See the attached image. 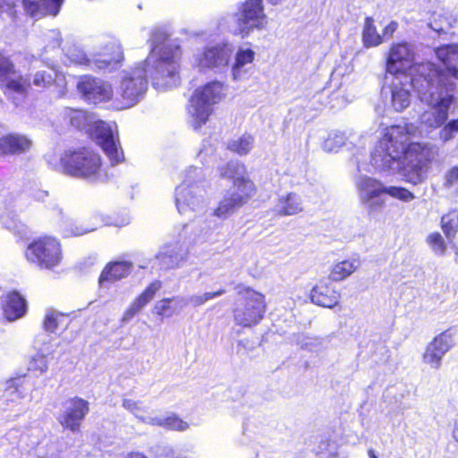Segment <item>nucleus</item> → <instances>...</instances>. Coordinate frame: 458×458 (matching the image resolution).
Returning <instances> with one entry per match:
<instances>
[{"instance_id": "f257e3e1", "label": "nucleus", "mask_w": 458, "mask_h": 458, "mask_svg": "<svg viewBox=\"0 0 458 458\" xmlns=\"http://www.w3.org/2000/svg\"><path fill=\"white\" fill-rule=\"evenodd\" d=\"M418 133L419 128L413 123L386 128L371 153V165L380 174H398L413 185L423 182L438 156V148L428 142L412 141Z\"/></svg>"}, {"instance_id": "f03ea898", "label": "nucleus", "mask_w": 458, "mask_h": 458, "mask_svg": "<svg viewBox=\"0 0 458 458\" xmlns=\"http://www.w3.org/2000/svg\"><path fill=\"white\" fill-rule=\"evenodd\" d=\"M151 50L146 60L137 67L123 71L117 89L125 107L136 105L148 89V78L160 91L180 84V47L163 30H154L150 38Z\"/></svg>"}, {"instance_id": "7ed1b4c3", "label": "nucleus", "mask_w": 458, "mask_h": 458, "mask_svg": "<svg viewBox=\"0 0 458 458\" xmlns=\"http://www.w3.org/2000/svg\"><path fill=\"white\" fill-rule=\"evenodd\" d=\"M434 76H437L436 64L427 62L413 67L411 73H399L393 75L389 85H385L382 94L386 100L396 112H402L411 104V89H414L420 97V91H425L432 83Z\"/></svg>"}, {"instance_id": "20e7f679", "label": "nucleus", "mask_w": 458, "mask_h": 458, "mask_svg": "<svg viewBox=\"0 0 458 458\" xmlns=\"http://www.w3.org/2000/svg\"><path fill=\"white\" fill-rule=\"evenodd\" d=\"M455 83L437 68V76H434L430 87L425 91H420V101L428 107L420 115L422 125L437 129L445 124L455 101Z\"/></svg>"}, {"instance_id": "39448f33", "label": "nucleus", "mask_w": 458, "mask_h": 458, "mask_svg": "<svg viewBox=\"0 0 458 458\" xmlns=\"http://www.w3.org/2000/svg\"><path fill=\"white\" fill-rule=\"evenodd\" d=\"M354 186L360 204L370 211L384 207L385 201L381 199L383 194L405 203L416 198L414 193L405 187L386 185L382 181L367 174L358 175L355 178Z\"/></svg>"}, {"instance_id": "423d86ee", "label": "nucleus", "mask_w": 458, "mask_h": 458, "mask_svg": "<svg viewBox=\"0 0 458 458\" xmlns=\"http://www.w3.org/2000/svg\"><path fill=\"white\" fill-rule=\"evenodd\" d=\"M60 169L67 175L90 182L106 179L100 156L87 148L69 149L60 157Z\"/></svg>"}, {"instance_id": "0eeeda50", "label": "nucleus", "mask_w": 458, "mask_h": 458, "mask_svg": "<svg viewBox=\"0 0 458 458\" xmlns=\"http://www.w3.org/2000/svg\"><path fill=\"white\" fill-rule=\"evenodd\" d=\"M204 174L201 168L191 167L182 182L176 187L174 197L178 212L189 218L201 214L206 208Z\"/></svg>"}, {"instance_id": "6e6552de", "label": "nucleus", "mask_w": 458, "mask_h": 458, "mask_svg": "<svg viewBox=\"0 0 458 458\" xmlns=\"http://www.w3.org/2000/svg\"><path fill=\"white\" fill-rule=\"evenodd\" d=\"M235 291L240 300L233 310L234 324L244 328L258 325L267 310L265 295L242 284L235 286Z\"/></svg>"}, {"instance_id": "1a4fd4ad", "label": "nucleus", "mask_w": 458, "mask_h": 458, "mask_svg": "<svg viewBox=\"0 0 458 458\" xmlns=\"http://www.w3.org/2000/svg\"><path fill=\"white\" fill-rule=\"evenodd\" d=\"M225 97L223 84L219 81L208 82L197 89L190 99L188 113L195 130L206 123L213 111V106Z\"/></svg>"}, {"instance_id": "9d476101", "label": "nucleus", "mask_w": 458, "mask_h": 458, "mask_svg": "<svg viewBox=\"0 0 458 458\" xmlns=\"http://www.w3.org/2000/svg\"><path fill=\"white\" fill-rule=\"evenodd\" d=\"M123 59L121 46L112 43L106 50L99 53L93 59L87 57L84 51L77 47L66 50L64 63L66 65H84L94 70L112 72L115 70Z\"/></svg>"}, {"instance_id": "9b49d317", "label": "nucleus", "mask_w": 458, "mask_h": 458, "mask_svg": "<svg viewBox=\"0 0 458 458\" xmlns=\"http://www.w3.org/2000/svg\"><path fill=\"white\" fill-rule=\"evenodd\" d=\"M26 259L41 268L53 269L63 259L60 242L53 237L44 236L33 241L26 249Z\"/></svg>"}, {"instance_id": "f8f14e48", "label": "nucleus", "mask_w": 458, "mask_h": 458, "mask_svg": "<svg viewBox=\"0 0 458 458\" xmlns=\"http://www.w3.org/2000/svg\"><path fill=\"white\" fill-rule=\"evenodd\" d=\"M235 27L233 33L242 38L254 30H262L267 25L262 0H246L234 14Z\"/></svg>"}, {"instance_id": "ddd939ff", "label": "nucleus", "mask_w": 458, "mask_h": 458, "mask_svg": "<svg viewBox=\"0 0 458 458\" xmlns=\"http://www.w3.org/2000/svg\"><path fill=\"white\" fill-rule=\"evenodd\" d=\"M30 85L27 79L16 72L10 59L0 53V86L16 106L25 98Z\"/></svg>"}, {"instance_id": "4468645a", "label": "nucleus", "mask_w": 458, "mask_h": 458, "mask_svg": "<svg viewBox=\"0 0 458 458\" xmlns=\"http://www.w3.org/2000/svg\"><path fill=\"white\" fill-rule=\"evenodd\" d=\"M76 89L86 102L94 105L110 101L114 96L109 82L90 75L80 76L77 79Z\"/></svg>"}, {"instance_id": "2eb2a0df", "label": "nucleus", "mask_w": 458, "mask_h": 458, "mask_svg": "<svg viewBox=\"0 0 458 458\" xmlns=\"http://www.w3.org/2000/svg\"><path fill=\"white\" fill-rule=\"evenodd\" d=\"M233 53V47L228 43H217L207 46L194 57L196 65L200 69L222 71L228 66Z\"/></svg>"}, {"instance_id": "dca6fc26", "label": "nucleus", "mask_w": 458, "mask_h": 458, "mask_svg": "<svg viewBox=\"0 0 458 458\" xmlns=\"http://www.w3.org/2000/svg\"><path fill=\"white\" fill-rule=\"evenodd\" d=\"M253 182H247L244 187H235L232 192L225 194L214 210L213 215L220 219L231 216L236 210L245 205L255 194Z\"/></svg>"}, {"instance_id": "f3484780", "label": "nucleus", "mask_w": 458, "mask_h": 458, "mask_svg": "<svg viewBox=\"0 0 458 458\" xmlns=\"http://www.w3.org/2000/svg\"><path fill=\"white\" fill-rule=\"evenodd\" d=\"M95 135L98 144L108 157L112 165H116L123 160V152L120 148L115 124H110L103 121L95 123Z\"/></svg>"}, {"instance_id": "a211bd4d", "label": "nucleus", "mask_w": 458, "mask_h": 458, "mask_svg": "<svg viewBox=\"0 0 458 458\" xmlns=\"http://www.w3.org/2000/svg\"><path fill=\"white\" fill-rule=\"evenodd\" d=\"M414 48L408 43L394 44L388 54L386 71L392 75L399 73H411V70L420 65L414 63ZM423 63H420L422 64Z\"/></svg>"}, {"instance_id": "6ab92c4d", "label": "nucleus", "mask_w": 458, "mask_h": 458, "mask_svg": "<svg viewBox=\"0 0 458 458\" xmlns=\"http://www.w3.org/2000/svg\"><path fill=\"white\" fill-rule=\"evenodd\" d=\"M454 345V335L450 330H445L437 335L426 347L422 355V360L433 369H439L443 357Z\"/></svg>"}, {"instance_id": "aec40b11", "label": "nucleus", "mask_w": 458, "mask_h": 458, "mask_svg": "<svg viewBox=\"0 0 458 458\" xmlns=\"http://www.w3.org/2000/svg\"><path fill=\"white\" fill-rule=\"evenodd\" d=\"M64 408V412L59 419L60 423L72 431L78 430L81 422L89 411V403L82 398L74 397L67 400Z\"/></svg>"}, {"instance_id": "412c9836", "label": "nucleus", "mask_w": 458, "mask_h": 458, "mask_svg": "<svg viewBox=\"0 0 458 458\" xmlns=\"http://www.w3.org/2000/svg\"><path fill=\"white\" fill-rule=\"evenodd\" d=\"M187 257V251L178 242L165 244L157 254L156 259L159 266L165 269L178 267Z\"/></svg>"}, {"instance_id": "4be33fe9", "label": "nucleus", "mask_w": 458, "mask_h": 458, "mask_svg": "<svg viewBox=\"0 0 458 458\" xmlns=\"http://www.w3.org/2000/svg\"><path fill=\"white\" fill-rule=\"evenodd\" d=\"M256 53L250 47H240L234 55L231 75L233 81L244 80L252 67Z\"/></svg>"}, {"instance_id": "5701e85b", "label": "nucleus", "mask_w": 458, "mask_h": 458, "mask_svg": "<svg viewBox=\"0 0 458 458\" xmlns=\"http://www.w3.org/2000/svg\"><path fill=\"white\" fill-rule=\"evenodd\" d=\"M32 147V140L26 135L9 133L0 138L1 155H21Z\"/></svg>"}, {"instance_id": "b1692460", "label": "nucleus", "mask_w": 458, "mask_h": 458, "mask_svg": "<svg viewBox=\"0 0 458 458\" xmlns=\"http://www.w3.org/2000/svg\"><path fill=\"white\" fill-rule=\"evenodd\" d=\"M310 298L315 305L332 309L339 303L341 293L329 284L320 283L311 289Z\"/></svg>"}, {"instance_id": "393cba45", "label": "nucleus", "mask_w": 458, "mask_h": 458, "mask_svg": "<svg viewBox=\"0 0 458 458\" xmlns=\"http://www.w3.org/2000/svg\"><path fill=\"white\" fill-rule=\"evenodd\" d=\"M218 172L221 177L233 180V188L253 182L248 176L246 166L239 161H230L219 166Z\"/></svg>"}, {"instance_id": "a878e982", "label": "nucleus", "mask_w": 458, "mask_h": 458, "mask_svg": "<svg viewBox=\"0 0 458 458\" xmlns=\"http://www.w3.org/2000/svg\"><path fill=\"white\" fill-rule=\"evenodd\" d=\"M274 210L281 216L297 215L303 210L301 198L294 192L281 195L277 199Z\"/></svg>"}, {"instance_id": "bb28decb", "label": "nucleus", "mask_w": 458, "mask_h": 458, "mask_svg": "<svg viewBox=\"0 0 458 458\" xmlns=\"http://www.w3.org/2000/svg\"><path fill=\"white\" fill-rule=\"evenodd\" d=\"M437 59L445 65L448 75L458 79V45H445L436 50Z\"/></svg>"}, {"instance_id": "cd10ccee", "label": "nucleus", "mask_w": 458, "mask_h": 458, "mask_svg": "<svg viewBox=\"0 0 458 458\" xmlns=\"http://www.w3.org/2000/svg\"><path fill=\"white\" fill-rule=\"evenodd\" d=\"M27 310L25 300L17 293L6 295L4 303V315L9 321H14L24 316Z\"/></svg>"}, {"instance_id": "c85d7f7f", "label": "nucleus", "mask_w": 458, "mask_h": 458, "mask_svg": "<svg viewBox=\"0 0 458 458\" xmlns=\"http://www.w3.org/2000/svg\"><path fill=\"white\" fill-rule=\"evenodd\" d=\"M187 305V300L182 296L164 298L155 303L153 312L158 316L172 317L174 314L179 313Z\"/></svg>"}, {"instance_id": "c756f323", "label": "nucleus", "mask_w": 458, "mask_h": 458, "mask_svg": "<svg viewBox=\"0 0 458 458\" xmlns=\"http://www.w3.org/2000/svg\"><path fill=\"white\" fill-rule=\"evenodd\" d=\"M132 269V263L129 261H115L107 265L102 271L99 283L114 282L127 276Z\"/></svg>"}, {"instance_id": "7c9ffc66", "label": "nucleus", "mask_w": 458, "mask_h": 458, "mask_svg": "<svg viewBox=\"0 0 458 458\" xmlns=\"http://www.w3.org/2000/svg\"><path fill=\"white\" fill-rule=\"evenodd\" d=\"M360 266L358 258H352L335 263L330 269L329 277L332 281L340 282L352 275Z\"/></svg>"}, {"instance_id": "2f4dec72", "label": "nucleus", "mask_w": 458, "mask_h": 458, "mask_svg": "<svg viewBox=\"0 0 458 458\" xmlns=\"http://www.w3.org/2000/svg\"><path fill=\"white\" fill-rule=\"evenodd\" d=\"M53 82L60 86L65 84L64 76L53 69L37 72L32 80L34 86L42 89L49 87Z\"/></svg>"}, {"instance_id": "473e14b6", "label": "nucleus", "mask_w": 458, "mask_h": 458, "mask_svg": "<svg viewBox=\"0 0 458 458\" xmlns=\"http://www.w3.org/2000/svg\"><path fill=\"white\" fill-rule=\"evenodd\" d=\"M253 145L254 138L250 134H242L231 139L227 142V148L239 156H245L250 152Z\"/></svg>"}, {"instance_id": "72a5a7b5", "label": "nucleus", "mask_w": 458, "mask_h": 458, "mask_svg": "<svg viewBox=\"0 0 458 458\" xmlns=\"http://www.w3.org/2000/svg\"><path fill=\"white\" fill-rule=\"evenodd\" d=\"M362 42L365 47H374L379 46L383 42L381 35L378 34L371 17H367L364 21L362 30Z\"/></svg>"}, {"instance_id": "f704fd0d", "label": "nucleus", "mask_w": 458, "mask_h": 458, "mask_svg": "<svg viewBox=\"0 0 458 458\" xmlns=\"http://www.w3.org/2000/svg\"><path fill=\"white\" fill-rule=\"evenodd\" d=\"M441 228L446 238L452 241L458 232V213L451 211L441 218Z\"/></svg>"}, {"instance_id": "c9c22d12", "label": "nucleus", "mask_w": 458, "mask_h": 458, "mask_svg": "<svg viewBox=\"0 0 458 458\" xmlns=\"http://www.w3.org/2000/svg\"><path fill=\"white\" fill-rule=\"evenodd\" d=\"M161 287L162 283L160 281L152 282L133 303L141 310L154 298Z\"/></svg>"}, {"instance_id": "e433bc0d", "label": "nucleus", "mask_w": 458, "mask_h": 458, "mask_svg": "<svg viewBox=\"0 0 458 458\" xmlns=\"http://www.w3.org/2000/svg\"><path fill=\"white\" fill-rule=\"evenodd\" d=\"M347 138L344 132L333 131L328 134L323 142V149L327 152L337 151L345 144Z\"/></svg>"}, {"instance_id": "4c0bfd02", "label": "nucleus", "mask_w": 458, "mask_h": 458, "mask_svg": "<svg viewBox=\"0 0 458 458\" xmlns=\"http://www.w3.org/2000/svg\"><path fill=\"white\" fill-rule=\"evenodd\" d=\"M426 242L431 248L432 251L438 256H444L446 251V243L444 241L443 236L439 233H430L427 239Z\"/></svg>"}, {"instance_id": "58836bf2", "label": "nucleus", "mask_w": 458, "mask_h": 458, "mask_svg": "<svg viewBox=\"0 0 458 458\" xmlns=\"http://www.w3.org/2000/svg\"><path fill=\"white\" fill-rule=\"evenodd\" d=\"M225 293V289H220L216 292L212 293H205L202 294H193L190 296L189 298H185L188 301V305L191 304L193 307H199L203 305L205 302H207L209 300H212L214 298L219 297L223 295Z\"/></svg>"}, {"instance_id": "ea45409f", "label": "nucleus", "mask_w": 458, "mask_h": 458, "mask_svg": "<svg viewBox=\"0 0 458 458\" xmlns=\"http://www.w3.org/2000/svg\"><path fill=\"white\" fill-rule=\"evenodd\" d=\"M456 133H458V118L450 120L442 127L439 131V140L447 142L454 139Z\"/></svg>"}, {"instance_id": "a19ab883", "label": "nucleus", "mask_w": 458, "mask_h": 458, "mask_svg": "<svg viewBox=\"0 0 458 458\" xmlns=\"http://www.w3.org/2000/svg\"><path fill=\"white\" fill-rule=\"evenodd\" d=\"M430 27L437 32H446L452 27L451 19L442 14H435L430 22Z\"/></svg>"}, {"instance_id": "79ce46f5", "label": "nucleus", "mask_w": 458, "mask_h": 458, "mask_svg": "<svg viewBox=\"0 0 458 458\" xmlns=\"http://www.w3.org/2000/svg\"><path fill=\"white\" fill-rule=\"evenodd\" d=\"M163 428L171 430L184 431L188 429L189 424L175 415H170L165 417Z\"/></svg>"}, {"instance_id": "37998d69", "label": "nucleus", "mask_w": 458, "mask_h": 458, "mask_svg": "<svg viewBox=\"0 0 458 458\" xmlns=\"http://www.w3.org/2000/svg\"><path fill=\"white\" fill-rule=\"evenodd\" d=\"M48 369L47 357L43 354H37L31 358L29 362V369L38 372L39 374L45 373Z\"/></svg>"}, {"instance_id": "c03bdc74", "label": "nucleus", "mask_w": 458, "mask_h": 458, "mask_svg": "<svg viewBox=\"0 0 458 458\" xmlns=\"http://www.w3.org/2000/svg\"><path fill=\"white\" fill-rule=\"evenodd\" d=\"M21 3L25 12L31 17L38 19L44 16L40 0H21Z\"/></svg>"}, {"instance_id": "a18cd8bd", "label": "nucleus", "mask_w": 458, "mask_h": 458, "mask_svg": "<svg viewBox=\"0 0 458 458\" xmlns=\"http://www.w3.org/2000/svg\"><path fill=\"white\" fill-rule=\"evenodd\" d=\"M123 406L141 421V418L144 417L142 413L145 411V410L140 402L132 399H123Z\"/></svg>"}, {"instance_id": "49530a36", "label": "nucleus", "mask_w": 458, "mask_h": 458, "mask_svg": "<svg viewBox=\"0 0 458 458\" xmlns=\"http://www.w3.org/2000/svg\"><path fill=\"white\" fill-rule=\"evenodd\" d=\"M63 4V0H40L41 10L45 15L55 16Z\"/></svg>"}, {"instance_id": "de8ad7c7", "label": "nucleus", "mask_w": 458, "mask_h": 458, "mask_svg": "<svg viewBox=\"0 0 458 458\" xmlns=\"http://www.w3.org/2000/svg\"><path fill=\"white\" fill-rule=\"evenodd\" d=\"M69 115L72 125L78 129L84 128L88 123L87 114L81 110H71Z\"/></svg>"}, {"instance_id": "09e8293b", "label": "nucleus", "mask_w": 458, "mask_h": 458, "mask_svg": "<svg viewBox=\"0 0 458 458\" xmlns=\"http://www.w3.org/2000/svg\"><path fill=\"white\" fill-rule=\"evenodd\" d=\"M444 186L446 189H454L458 191V167L454 166L448 170L445 175Z\"/></svg>"}, {"instance_id": "8fccbe9b", "label": "nucleus", "mask_w": 458, "mask_h": 458, "mask_svg": "<svg viewBox=\"0 0 458 458\" xmlns=\"http://www.w3.org/2000/svg\"><path fill=\"white\" fill-rule=\"evenodd\" d=\"M58 318L59 315L56 312L47 311L44 319V328L50 333L55 332L58 326Z\"/></svg>"}, {"instance_id": "3c124183", "label": "nucleus", "mask_w": 458, "mask_h": 458, "mask_svg": "<svg viewBox=\"0 0 458 458\" xmlns=\"http://www.w3.org/2000/svg\"><path fill=\"white\" fill-rule=\"evenodd\" d=\"M63 230V235L64 237H72V236H81L87 233L92 232L94 230L93 227H83V226H78L71 225V228L64 227Z\"/></svg>"}, {"instance_id": "603ef678", "label": "nucleus", "mask_w": 458, "mask_h": 458, "mask_svg": "<svg viewBox=\"0 0 458 458\" xmlns=\"http://www.w3.org/2000/svg\"><path fill=\"white\" fill-rule=\"evenodd\" d=\"M21 0H0V10L6 13L10 17L16 13L17 4Z\"/></svg>"}, {"instance_id": "864d4df0", "label": "nucleus", "mask_w": 458, "mask_h": 458, "mask_svg": "<svg viewBox=\"0 0 458 458\" xmlns=\"http://www.w3.org/2000/svg\"><path fill=\"white\" fill-rule=\"evenodd\" d=\"M6 441H8L12 445H17L20 442L24 440V436L22 435L20 428H12L10 429L4 436Z\"/></svg>"}, {"instance_id": "5fc2aeb1", "label": "nucleus", "mask_w": 458, "mask_h": 458, "mask_svg": "<svg viewBox=\"0 0 458 458\" xmlns=\"http://www.w3.org/2000/svg\"><path fill=\"white\" fill-rule=\"evenodd\" d=\"M397 28H398V23L396 21H393L389 24H387L384 28L383 34L381 35L383 41L390 39L392 38L393 34L396 31Z\"/></svg>"}, {"instance_id": "6e6d98bb", "label": "nucleus", "mask_w": 458, "mask_h": 458, "mask_svg": "<svg viewBox=\"0 0 458 458\" xmlns=\"http://www.w3.org/2000/svg\"><path fill=\"white\" fill-rule=\"evenodd\" d=\"M164 419H165V417H158V416H154V417L147 416V417H145L144 416L143 418H141V422L148 424V425L158 426V427H162L163 428V426H164Z\"/></svg>"}, {"instance_id": "4d7b16f0", "label": "nucleus", "mask_w": 458, "mask_h": 458, "mask_svg": "<svg viewBox=\"0 0 458 458\" xmlns=\"http://www.w3.org/2000/svg\"><path fill=\"white\" fill-rule=\"evenodd\" d=\"M140 310L132 302L131 306L127 309V310L123 314V320L128 321L131 319Z\"/></svg>"}, {"instance_id": "13d9d810", "label": "nucleus", "mask_w": 458, "mask_h": 458, "mask_svg": "<svg viewBox=\"0 0 458 458\" xmlns=\"http://www.w3.org/2000/svg\"><path fill=\"white\" fill-rule=\"evenodd\" d=\"M140 310L132 302L131 306L127 309V310L123 314V320L128 321L131 319Z\"/></svg>"}, {"instance_id": "bf43d9fd", "label": "nucleus", "mask_w": 458, "mask_h": 458, "mask_svg": "<svg viewBox=\"0 0 458 458\" xmlns=\"http://www.w3.org/2000/svg\"><path fill=\"white\" fill-rule=\"evenodd\" d=\"M48 38L53 39L52 47H60V45H61V38H60V33L58 31H55V30L50 31L49 35H48Z\"/></svg>"}, {"instance_id": "052dcab7", "label": "nucleus", "mask_w": 458, "mask_h": 458, "mask_svg": "<svg viewBox=\"0 0 458 458\" xmlns=\"http://www.w3.org/2000/svg\"><path fill=\"white\" fill-rule=\"evenodd\" d=\"M9 394L13 395V397L12 398L13 401H16V400L21 398V394L16 388H13V386H10L5 391V395H9Z\"/></svg>"}, {"instance_id": "680f3d73", "label": "nucleus", "mask_w": 458, "mask_h": 458, "mask_svg": "<svg viewBox=\"0 0 458 458\" xmlns=\"http://www.w3.org/2000/svg\"><path fill=\"white\" fill-rule=\"evenodd\" d=\"M124 458H148L141 453H130Z\"/></svg>"}, {"instance_id": "e2e57ef3", "label": "nucleus", "mask_w": 458, "mask_h": 458, "mask_svg": "<svg viewBox=\"0 0 458 458\" xmlns=\"http://www.w3.org/2000/svg\"><path fill=\"white\" fill-rule=\"evenodd\" d=\"M329 449V458H336V454L335 452V445L334 443L328 444Z\"/></svg>"}, {"instance_id": "0e129e2a", "label": "nucleus", "mask_w": 458, "mask_h": 458, "mask_svg": "<svg viewBox=\"0 0 458 458\" xmlns=\"http://www.w3.org/2000/svg\"><path fill=\"white\" fill-rule=\"evenodd\" d=\"M453 437L458 441V420H455L454 429H453Z\"/></svg>"}, {"instance_id": "69168bd1", "label": "nucleus", "mask_w": 458, "mask_h": 458, "mask_svg": "<svg viewBox=\"0 0 458 458\" xmlns=\"http://www.w3.org/2000/svg\"><path fill=\"white\" fill-rule=\"evenodd\" d=\"M368 454H369V458H378V457L377 456V454H375V451H374V450H372V449L369 450V453H368Z\"/></svg>"}, {"instance_id": "338daca9", "label": "nucleus", "mask_w": 458, "mask_h": 458, "mask_svg": "<svg viewBox=\"0 0 458 458\" xmlns=\"http://www.w3.org/2000/svg\"><path fill=\"white\" fill-rule=\"evenodd\" d=\"M47 195V192H46V191H41V192L39 193V197H38V199H42V200H43V199H44V197H46Z\"/></svg>"}, {"instance_id": "774afa93", "label": "nucleus", "mask_w": 458, "mask_h": 458, "mask_svg": "<svg viewBox=\"0 0 458 458\" xmlns=\"http://www.w3.org/2000/svg\"><path fill=\"white\" fill-rule=\"evenodd\" d=\"M273 4H277L281 2V0H269Z\"/></svg>"}]
</instances>
